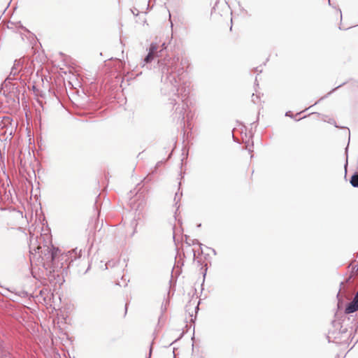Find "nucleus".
Instances as JSON below:
<instances>
[{"mask_svg": "<svg viewBox=\"0 0 358 358\" xmlns=\"http://www.w3.org/2000/svg\"><path fill=\"white\" fill-rule=\"evenodd\" d=\"M187 57L176 55L157 61L161 76V93L170 96V104L178 106L175 109L174 118L185 126L186 108L188 107L191 92L190 83L187 80V71L189 66Z\"/></svg>", "mask_w": 358, "mask_h": 358, "instance_id": "obj_1", "label": "nucleus"}, {"mask_svg": "<svg viewBox=\"0 0 358 358\" xmlns=\"http://www.w3.org/2000/svg\"><path fill=\"white\" fill-rule=\"evenodd\" d=\"M334 317L335 320L331 322L332 329L329 331L327 337L329 343L333 342L336 344H342L343 339L340 338L338 334H346L347 333H350V331L347 327L348 323L350 321H348L345 318L340 317L338 312L335 313Z\"/></svg>", "mask_w": 358, "mask_h": 358, "instance_id": "obj_2", "label": "nucleus"}, {"mask_svg": "<svg viewBox=\"0 0 358 358\" xmlns=\"http://www.w3.org/2000/svg\"><path fill=\"white\" fill-rule=\"evenodd\" d=\"M166 48V45L165 43H164L162 45V49L159 51H157L158 45L155 43H152L150 45V47L148 48V52L147 55L143 59V66H146L147 69H152L153 68V70L155 72H159L160 71L158 70V68H156L157 66V61L159 60H163L166 58H170L172 59V57L169 56H165L164 57L163 51ZM174 57H173V58Z\"/></svg>", "mask_w": 358, "mask_h": 358, "instance_id": "obj_3", "label": "nucleus"}, {"mask_svg": "<svg viewBox=\"0 0 358 358\" xmlns=\"http://www.w3.org/2000/svg\"><path fill=\"white\" fill-rule=\"evenodd\" d=\"M24 83L20 82L18 83H10V78H6L1 84V89L3 90V93L8 92L10 96H13L14 100L17 99V102H20V96H24L25 87Z\"/></svg>", "mask_w": 358, "mask_h": 358, "instance_id": "obj_4", "label": "nucleus"}, {"mask_svg": "<svg viewBox=\"0 0 358 358\" xmlns=\"http://www.w3.org/2000/svg\"><path fill=\"white\" fill-rule=\"evenodd\" d=\"M137 197H138V202L134 203L132 208H134L136 210V211H138V215H136L134 216V219L131 222V225L134 227V231H133L132 234H131V236H133L136 232V227L138 225V220L140 219V217H139L140 213H141V211L143 210L144 207L146 205V201L145 200L144 196H143V198L141 199V197H142L141 194L138 195Z\"/></svg>", "mask_w": 358, "mask_h": 358, "instance_id": "obj_5", "label": "nucleus"}, {"mask_svg": "<svg viewBox=\"0 0 358 358\" xmlns=\"http://www.w3.org/2000/svg\"><path fill=\"white\" fill-rule=\"evenodd\" d=\"M60 250L59 248L54 247L52 245L51 248H48L44 252L45 260L48 266H55L57 261L59 259Z\"/></svg>", "mask_w": 358, "mask_h": 358, "instance_id": "obj_6", "label": "nucleus"}, {"mask_svg": "<svg viewBox=\"0 0 358 358\" xmlns=\"http://www.w3.org/2000/svg\"><path fill=\"white\" fill-rule=\"evenodd\" d=\"M358 310V291L355 294L352 301L348 303H347L344 313L340 314V317L347 319L348 321H350V317L352 316H348L349 314L353 313Z\"/></svg>", "mask_w": 358, "mask_h": 358, "instance_id": "obj_7", "label": "nucleus"}, {"mask_svg": "<svg viewBox=\"0 0 358 358\" xmlns=\"http://www.w3.org/2000/svg\"><path fill=\"white\" fill-rule=\"evenodd\" d=\"M77 250L78 248H76L72 251H69L68 254L65 255V256L62 255L61 260L64 259L66 262L70 260L68 267H69L71 265H73V262L76 261L77 259L80 258L81 250H79V252H78Z\"/></svg>", "mask_w": 358, "mask_h": 358, "instance_id": "obj_8", "label": "nucleus"}, {"mask_svg": "<svg viewBox=\"0 0 358 358\" xmlns=\"http://www.w3.org/2000/svg\"><path fill=\"white\" fill-rule=\"evenodd\" d=\"M17 124H9L7 128L1 129V135L3 141H10L13 138V135L15 131Z\"/></svg>", "mask_w": 358, "mask_h": 358, "instance_id": "obj_9", "label": "nucleus"}, {"mask_svg": "<svg viewBox=\"0 0 358 358\" xmlns=\"http://www.w3.org/2000/svg\"><path fill=\"white\" fill-rule=\"evenodd\" d=\"M5 289L12 294H14V295L16 296H20L21 298H29V299H30L31 297L34 298V296L31 295V294H29L28 292H27L25 290L17 291L15 289L10 288V287L5 288Z\"/></svg>", "mask_w": 358, "mask_h": 358, "instance_id": "obj_10", "label": "nucleus"}, {"mask_svg": "<svg viewBox=\"0 0 358 358\" xmlns=\"http://www.w3.org/2000/svg\"><path fill=\"white\" fill-rule=\"evenodd\" d=\"M357 324H358V322L356 321L354 326L350 327V333H347L346 334H338V336L340 338H342V339H343V343L346 344L349 342V340H350V337L352 336V332L355 331L357 330Z\"/></svg>", "mask_w": 358, "mask_h": 358, "instance_id": "obj_11", "label": "nucleus"}, {"mask_svg": "<svg viewBox=\"0 0 358 358\" xmlns=\"http://www.w3.org/2000/svg\"><path fill=\"white\" fill-rule=\"evenodd\" d=\"M9 124H13V119L10 116H3L0 120V130L7 128Z\"/></svg>", "mask_w": 358, "mask_h": 358, "instance_id": "obj_12", "label": "nucleus"}, {"mask_svg": "<svg viewBox=\"0 0 358 358\" xmlns=\"http://www.w3.org/2000/svg\"><path fill=\"white\" fill-rule=\"evenodd\" d=\"M18 73L19 71L15 66H13L10 70V74L7 78H10V83H15L14 80H17L15 76H17Z\"/></svg>", "mask_w": 358, "mask_h": 358, "instance_id": "obj_13", "label": "nucleus"}, {"mask_svg": "<svg viewBox=\"0 0 358 358\" xmlns=\"http://www.w3.org/2000/svg\"><path fill=\"white\" fill-rule=\"evenodd\" d=\"M350 185L355 188H358V174L354 173L350 178Z\"/></svg>", "mask_w": 358, "mask_h": 358, "instance_id": "obj_14", "label": "nucleus"}, {"mask_svg": "<svg viewBox=\"0 0 358 358\" xmlns=\"http://www.w3.org/2000/svg\"><path fill=\"white\" fill-rule=\"evenodd\" d=\"M348 83V82H343L341 84H340L339 85H338L337 87H336L335 88L332 89L329 92H328L327 94H325L324 96H322L319 101H322L324 100V99L327 98L330 94H331L332 93H334V92H336L338 89L341 88V87L345 85L346 84Z\"/></svg>", "mask_w": 358, "mask_h": 358, "instance_id": "obj_15", "label": "nucleus"}, {"mask_svg": "<svg viewBox=\"0 0 358 358\" xmlns=\"http://www.w3.org/2000/svg\"><path fill=\"white\" fill-rule=\"evenodd\" d=\"M219 3H220L219 0H215V3L211 9V15L215 14V13H218L221 16L223 15L221 13V11L220 10Z\"/></svg>", "mask_w": 358, "mask_h": 358, "instance_id": "obj_16", "label": "nucleus"}, {"mask_svg": "<svg viewBox=\"0 0 358 358\" xmlns=\"http://www.w3.org/2000/svg\"><path fill=\"white\" fill-rule=\"evenodd\" d=\"M14 24H15V27H17V28H20V29H22L24 30L25 31H27V32H29V31L26 27H24L22 24V23H21V22H20V21L17 22L15 24V23H13V22H9V24L8 25V29H13V25H14Z\"/></svg>", "mask_w": 358, "mask_h": 358, "instance_id": "obj_17", "label": "nucleus"}, {"mask_svg": "<svg viewBox=\"0 0 358 358\" xmlns=\"http://www.w3.org/2000/svg\"><path fill=\"white\" fill-rule=\"evenodd\" d=\"M169 303V299H166L165 303H164V302L162 303V306H161L162 314H161V316L159 318V320H160V319L162 317L163 314L166 312V310L167 309V305Z\"/></svg>", "mask_w": 358, "mask_h": 358, "instance_id": "obj_18", "label": "nucleus"}, {"mask_svg": "<svg viewBox=\"0 0 358 358\" xmlns=\"http://www.w3.org/2000/svg\"><path fill=\"white\" fill-rule=\"evenodd\" d=\"M199 303H200V301H199L197 305L194 307V310H195V315L193 317V314H189L190 317H191V321H192L193 322H195L196 319V314H197V312L199 311Z\"/></svg>", "mask_w": 358, "mask_h": 358, "instance_id": "obj_19", "label": "nucleus"}, {"mask_svg": "<svg viewBox=\"0 0 358 358\" xmlns=\"http://www.w3.org/2000/svg\"><path fill=\"white\" fill-rule=\"evenodd\" d=\"M336 297L338 299V309H342L343 306V299L341 296L340 291L338 292Z\"/></svg>", "mask_w": 358, "mask_h": 358, "instance_id": "obj_20", "label": "nucleus"}, {"mask_svg": "<svg viewBox=\"0 0 358 358\" xmlns=\"http://www.w3.org/2000/svg\"><path fill=\"white\" fill-rule=\"evenodd\" d=\"M164 163V162L163 160H160V161H159V162L156 164V165L155 166L154 169H153V171H152V173H156V172H157V169H158V168H159L160 166H162Z\"/></svg>", "mask_w": 358, "mask_h": 358, "instance_id": "obj_21", "label": "nucleus"}, {"mask_svg": "<svg viewBox=\"0 0 358 358\" xmlns=\"http://www.w3.org/2000/svg\"><path fill=\"white\" fill-rule=\"evenodd\" d=\"M186 243H187V244H188V245H196H196H199L200 246H201V245H202V244H201V243L199 242V240H197V239H194V240H192V243H189V242H187V241H186Z\"/></svg>", "mask_w": 358, "mask_h": 358, "instance_id": "obj_22", "label": "nucleus"}, {"mask_svg": "<svg viewBox=\"0 0 358 358\" xmlns=\"http://www.w3.org/2000/svg\"><path fill=\"white\" fill-rule=\"evenodd\" d=\"M182 196V193H180V197L178 196V192H176L174 197V201H176V205L178 203V201H180L181 197Z\"/></svg>", "mask_w": 358, "mask_h": 358, "instance_id": "obj_23", "label": "nucleus"}, {"mask_svg": "<svg viewBox=\"0 0 358 358\" xmlns=\"http://www.w3.org/2000/svg\"><path fill=\"white\" fill-rule=\"evenodd\" d=\"M182 196V193H180V197L178 196V192H176L174 197V201H176V205L178 203V201H180L181 197Z\"/></svg>", "mask_w": 358, "mask_h": 358, "instance_id": "obj_24", "label": "nucleus"}, {"mask_svg": "<svg viewBox=\"0 0 358 358\" xmlns=\"http://www.w3.org/2000/svg\"><path fill=\"white\" fill-rule=\"evenodd\" d=\"M115 265V263L113 261H108L106 264H105V269H108V267H113Z\"/></svg>", "mask_w": 358, "mask_h": 358, "instance_id": "obj_25", "label": "nucleus"}, {"mask_svg": "<svg viewBox=\"0 0 358 358\" xmlns=\"http://www.w3.org/2000/svg\"><path fill=\"white\" fill-rule=\"evenodd\" d=\"M345 154H346V162H345V164L344 165V167H345V172L347 171V166H348V145H347V147L345 148Z\"/></svg>", "mask_w": 358, "mask_h": 358, "instance_id": "obj_26", "label": "nucleus"}, {"mask_svg": "<svg viewBox=\"0 0 358 358\" xmlns=\"http://www.w3.org/2000/svg\"><path fill=\"white\" fill-rule=\"evenodd\" d=\"M259 99V96H257V95H255V94L253 93L252 95V101L254 103H256L257 102V100Z\"/></svg>", "mask_w": 358, "mask_h": 358, "instance_id": "obj_27", "label": "nucleus"}, {"mask_svg": "<svg viewBox=\"0 0 358 358\" xmlns=\"http://www.w3.org/2000/svg\"><path fill=\"white\" fill-rule=\"evenodd\" d=\"M285 116L287 117H289L291 118H294V115H293L292 112L289 110V111H287L285 113Z\"/></svg>", "mask_w": 358, "mask_h": 358, "instance_id": "obj_28", "label": "nucleus"}, {"mask_svg": "<svg viewBox=\"0 0 358 358\" xmlns=\"http://www.w3.org/2000/svg\"><path fill=\"white\" fill-rule=\"evenodd\" d=\"M0 294H1V296H4V297L7 298V299H9L10 300H11V301H15V299L10 298L9 296H8V295H6V294H3V293L0 292Z\"/></svg>", "mask_w": 358, "mask_h": 358, "instance_id": "obj_29", "label": "nucleus"}, {"mask_svg": "<svg viewBox=\"0 0 358 358\" xmlns=\"http://www.w3.org/2000/svg\"><path fill=\"white\" fill-rule=\"evenodd\" d=\"M329 122L330 124H334V126H335L336 127H338V126L336 125V121H335V120H334V119H330V120H329Z\"/></svg>", "mask_w": 358, "mask_h": 358, "instance_id": "obj_30", "label": "nucleus"}, {"mask_svg": "<svg viewBox=\"0 0 358 358\" xmlns=\"http://www.w3.org/2000/svg\"><path fill=\"white\" fill-rule=\"evenodd\" d=\"M223 6H224V8H225L226 11H227V12H228V11H229V6L227 5V3H226V2H225L224 3H223Z\"/></svg>", "mask_w": 358, "mask_h": 358, "instance_id": "obj_31", "label": "nucleus"}, {"mask_svg": "<svg viewBox=\"0 0 358 358\" xmlns=\"http://www.w3.org/2000/svg\"><path fill=\"white\" fill-rule=\"evenodd\" d=\"M175 228H176V227H175V226H173V241H174V242H176Z\"/></svg>", "mask_w": 358, "mask_h": 358, "instance_id": "obj_32", "label": "nucleus"}, {"mask_svg": "<svg viewBox=\"0 0 358 358\" xmlns=\"http://www.w3.org/2000/svg\"><path fill=\"white\" fill-rule=\"evenodd\" d=\"M182 336H183V334L182 333V334H180V336H179V338H177V339H176L174 341H173L170 345H172L173 343H174L175 342H176L178 340H179V339H180L181 337H182Z\"/></svg>", "mask_w": 358, "mask_h": 358, "instance_id": "obj_33", "label": "nucleus"}, {"mask_svg": "<svg viewBox=\"0 0 358 358\" xmlns=\"http://www.w3.org/2000/svg\"><path fill=\"white\" fill-rule=\"evenodd\" d=\"M259 69V67H256L255 69V71L258 72V73H262V69Z\"/></svg>", "mask_w": 358, "mask_h": 358, "instance_id": "obj_34", "label": "nucleus"}, {"mask_svg": "<svg viewBox=\"0 0 358 358\" xmlns=\"http://www.w3.org/2000/svg\"><path fill=\"white\" fill-rule=\"evenodd\" d=\"M255 87H258V86H259V83H258V81H257V78H255Z\"/></svg>", "mask_w": 358, "mask_h": 358, "instance_id": "obj_35", "label": "nucleus"}, {"mask_svg": "<svg viewBox=\"0 0 358 358\" xmlns=\"http://www.w3.org/2000/svg\"><path fill=\"white\" fill-rule=\"evenodd\" d=\"M128 305H129V303H126V304H125V315L127 314V312Z\"/></svg>", "mask_w": 358, "mask_h": 358, "instance_id": "obj_36", "label": "nucleus"}, {"mask_svg": "<svg viewBox=\"0 0 358 358\" xmlns=\"http://www.w3.org/2000/svg\"><path fill=\"white\" fill-rule=\"evenodd\" d=\"M151 353H152V346H150L149 355H148V357H147V358H150V357H151Z\"/></svg>", "mask_w": 358, "mask_h": 358, "instance_id": "obj_37", "label": "nucleus"}, {"mask_svg": "<svg viewBox=\"0 0 358 358\" xmlns=\"http://www.w3.org/2000/svg\"><path fill=\"white\" fill-rule=\"evenodd\" d=\"M352 272H358V271H357V267H356V265L352 268Z\"/></svg>", "mask_w": 358, "mask_h": 358, "instance_id": "obj_38", "label": "nucleus"}, {"mask_svg": "<svg viewBox=\"0 0 358 358\" xmlns=\"http://www.w3.org/2000/svg\"><path fill=\"white\" fill-rule=\"evenodd\" d=\"M206 272H207V268H206L204 270V271L203 272V278H205L206 275Z\"/></svg>", "mask_w": 358, "mask_h": 358, "instance_id": "obj_39", "label": "nucleus"}, {"mask_svg": "<svg viewBox=\"0 0 358 358\" xmlns=\"http://www.w3.org/2000/svg\"><path fill=\"white\" fill-rule=\"evenodd\" d=\"M99 196H100V195H98V196H96V201H95V206L96 205V203H97V201H98V199H99Z\"/></svg>", "mask_w": 358, "mask_h": 358, "instance_id": "obj_40", "label": "nucleus"}, {"mask_svg": "<svg viewBox=\"0 0 358 358\" xmlns=\"http://www.w3.org/2000/svg\"><path fill=\"white\" fill-rule=\"evenodd\" d=\"M210 249L212 250L213 254L215 255L217 254L216 250L215 249H213V248H210Z\"/></svg>", "mask_w": 358, "mask_h": 358, "instance_id": "obj_41", "label": "nucleus"}, {"mask_svg": "<svg viewBox=\"0 0 358 358\" xmlns=\"http://www.w3.org/2000/svg\"><path fill=\"white\" fill-rule=\"evenodd\" d=\"M339 13H340V15H341V19H342V13H341V10L340 8L338 9Z\"/></svg>", "mask_w": 358, "mask_h": 358, "instance_id": "obj_42", "label": "nucleus"}, {"mask_svg": "<svg viewBox=\"0 0 358 358\" xmlns=\"http://www.w3.org/2000/svg\"><path fill=\"white\" fill-rule=\"evenodd\" d=\"M178 208H179V206L177 208V209H176V212H175V217H176V218L177 211L178 210Z\"/></svg>", "mask_w": 358, "mask_h": 358, "instance_id": "obj_43", "label": "nucleus"}, {"mask_svg": "<svg viewBox=\"0 0 358 358\" xmlns=\"http://www.w3.org/2000/svg\"><path fill=\"white\" fill-rule=\"evenodd\" d=\"M306 116L305 115V116H303V117H301V118H299V119L296 120V121H299L300 120H301V119H303V118H306Z\"/></svg>", "mask_w": 358, "mask_h": 358, "instance_id": "obj_44", "label": "nucleus"}, {"mask_svg": "<svg viewBox=\"0 0 358 358\" xmlns=\"http://www.w3.org/2000/svg\"><path fill=\"white\" fill-rule=\"evenodd\" d=\"M328 3H329V5L330 6H333L331 5V1H330V0H328Z\"/></svg>", "mask_w": 358, "mask_h": 358, "instance_id": "obj_45", "label": "nucleus"}, {"mask_svg": "<svg viewBox=\"0 0 358 358\" xmlns=\"http://www.w3.org/2000/svg\"><path fill=\"white\" fill-rule=\"evenodd\" d=\"M90 268V266L89 265L88 268H87V270L85 271V273H87L89 271Z\"/></svg>", "mask_w": 358, "mask_h": 358, "instance_id": "obj_46", "label": "nucleus"}, {"mask_svg": "<svg viewBox=\"0 0 358 358\" xmlns=\"http://www.w3.org/2000/svg\"><path fill=\"white\" fill-rule=\"evenodd\" d=\"M320 101H317V102L315 103V104H313V106H315V104H317V103H319Z\"/></svg>", "mask_w": 358, "mask_h": 358, "instance_id": "obj_47", "label": "nucleus"}, {"mask_svg": "<svg viewBox=\"0 0 358 358\" xmlns=\"http://www.w3.org/2000/svg\"><path fill=\"white\" fill-rule=\"evenodd\" d=\"M303 112V111H301V112H299V113H297L296 114V115H300V114H301V113H302Z\"/></svg>", "mask_w": 358, "mask_h": 358, "instance_id": "obj_48", "label": "nucleus"}, {"mask_svg": "<svg viewBox=\"0 0 358 358\" xmlns=\"http://www.w3.org/2000/svg\"><path fill=\"white\" fill-rule=\"evenodd\" d=\"M345 129H348V134H350V129L347 127H344Z\"/></svg>", "mask_w": 358, "mask_h": 358, "instance_id": "obj_49", "label": "nucleus"}, {"mask_svg": "<svg viewBox=\"0 0 358 358\" xmlns=\"http://www.w3.org/2000/svg\"><path fill=\"white\" fill-rule=\"evenodd\" d=\"M180 185H181V182H180L179 184H178V186H179L178 191L180 190Z\"/></svg>", "mask_w": 358, "mask_h": 358, "instance_id": "obj_50", "label": "nucleus"}, {"mask_svg": "<svg viewBox=\"0 0 358 358\" xmlns=\"http://www.w3.org/2000/svg\"><path fill=\"white\" fill-rule=\"evenodd\" d=\"M201 223H199V224H197V227H201Z\"/></svg>", "mask_w": 358, "mask_h": 358, "instance_id": "obj_51", "label": "nucleus"}, {"mask_svg": "<svg viewBox=\"0 0 358 358\" xmlns=\"http://www.w3.org/2000/svg\"><path fill=\"white\" fill-rule=\"evenodd\" d=\"M43 290H41V291H40V294H41V295H43Z\"/></svg>", "mask_w": 358, "mask_h": 358, "instance_id": "obj_52", "label": "nucleus"}, {"mask_svg": "<svg viewBox=\"0 0 358 358\" xmlns=\"http://www.w3.org/2000/svg\"><path fill=\"white\" fill-rule=\"evenodd\" d=\"M196 256V254H195V252L194 251V257H195Z\"/></svg>", "mask_w": 358, "mask_h": 358, "instance_id": "obj_53", "label": "nucleus"}, {"mask_svg": "<svg viewBox=\"0 0 358 358\" xmlns=\"http://www.w3.org/2000/svg\"><path fill=\"white\" fill-rule=\"evenodd\" d=\"M0 287L3 288V287L0 284Z\"/></svg>", "mask_w": 358, "mask_h": 358, "instance_id": "obj_54", "label": "nucleus"}, {"mask_svg": "<svg viewBox=\"0 0 358 358\" xmlns=\"http://www.w3.org/2000/svg\"><path fill=\"white\" fill-rule=\"evenodd\" d=\"M357 341H358V338H357Z\"/></svg>", "mask_w": 358, "mask_h": 358, "instance_id": "obj_55", "label": "nucleus"}]
</instances>
